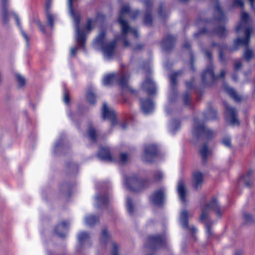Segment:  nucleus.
Masks as SVG:
<instances>
[{
	"instance_id": "3c124183",
	"label": "nucleus",
	"mask_w": 255,
	"mask_h": 255,
	"mask_svg": "<svg viewBox=\"0 0 255 255\" xmlns=\"http://www.w3.org/2000/svg\"><path fill=\"white\" fill-rule=\"evenodd\" d=\"M244 217L245 219L248 222L252 221L253 220L252 216L249 213H245L244 214Z\"/></svg>"
},
{
	"instance_id": "69168bd1",
	"label": "nucleus",
	"mask_w": 255,
	"mask_h": 255,
	"mask_svg": "<svg viewBox=\"0 0 255 255\" xmlns=\"http://www.w3.org/2000/svg\"><path fill=\"white\" fill-rule=\"evenodd\" d=\"M169 101H170V102H173V100H172V98H171V96H170H170H169Z\"/></svg>"
},
{
	"instance_id": "2eb2a0df",
	"label": "nucleus",
	"mask_w": 255,
	"mask_h": 255,
	"mask_svg": "<svg viewBox=\"0 0 255 255\" xmlns=\"http://www.w3.org/2000/svg\"><path fill=\"white\" fill-rule=\"evenodd\" d=\"M177 191L180 201L183 203H185L186 201V198L187 195V191L185 181L183 179H179L178 182Z\"/></svg>"
},
{
	"instance_id": "ddd939ff",
	"label": "nucleus",
	"mask_w": 255,
	"mask_h": 255,
	"mask_svg": "<svg viewBox=\"0 0 255 255\" xmlns=\"http://www.w3.org/2000/svg\"><path fill=\"white\" fill-rule=\"evenodd\" d=\"M102 118L104 119L110 120L112 124L114 125L116 122V115L115 111L110 109L106 103H104L102 107Z\"/></svg>"
},
{
	"instance_id": "9d476101",
	"label": "nucleus",
	"mask_w": 255,
	"mask_h": 255,
	"mask_svg": "<svg viewBox=\"0 0 255 255\" xmlns=\"http://www.w3.org/2000/svg\"><path fill=\"white\" fill-rule=\"evenodd\" d=\"M225 119L227 122L233 126H239L240 122L237 118V112L235 109L231 107L228 104H225Z\"/></svg>"
},
{
	"instance_id": "e2e57ef3",
	"label": "nucleus",
	"mask_w": 255,
	"mask_h": 255,
	"mask_svg": "<svg viewBox=\"0 0 255 255\" xmlns=\"http://www.w3.org/2000/svg\"><path fill=\"white\" fill-rule=\"evenodd\" d=\"M190 46V44L188 42H186L185 44L184 45V47L185 48H188Z\"/></svg>"
},
{
	"instance_id": "13d9d810",
	"label": "nucleus",
	"mask_w": 255,
	"mask_h": 255,
	"mask_svg": "<svg viewBox=\"0 0 255 255\" xmlns=\"http://www.w3.org/2000/svg\"><path fill=\"white\" fill-rule=\"evenodd\" d=\"M225 74V71L224 70H223V71H221V73H220V74L219 75V77L220 78H223V77H224Z\"/></svg>"
},
{
	"instance_id": "cd10ccee",
	"label": "nucleus",
	"mask_w": 255,
	"mask_h": 255,
	"mask_svg": "<svg viewBox=\"0 0 255 255\" xmlns=\"http://www.w3.org/2000/svg\"><path fill=\"white\" fill-rule=\"evenodd\" d=\"M84 221L87 226H92L98 221V218L93 215H88L85 217Z\"/></svg>"
},
{
	"instance_id": "dca6fc26",
	"label": "nucleus",
	"mask_w": 255,
	"mask_h": 255,
	"mask_svg": "<svg viewBox=\"0 0 255 255\" xmlns=\"http://www.w3.org/2000/svg\"><path fill=\"white\" fill-rule=\"evenodd\" d=\"M69 223L66 221H62L56 227L54 232L55 234L60 238L65 237L67 233Z\"/></svg>"
},
{
	"instance_id": "aec40b11",
	"label": "nucleus",
	"mask_w": 255,
	"mask_h": 255,
	"mask_svg": "<svg viewBox=\"0 0 255 255\" xmlns=\"http://www.w3.org/2000/svg\"><path fill=\"white\" fill-rule=\"evenodd\" d=\"M111 241V236L107 229L104 228L100 238V245L103 248L108 243Z\"/></svg>"
},
{
	"instance_id": "a878e982",
	"label": "nucleus",
	"mask_w": 255,
	"mask_h": 255,
	"mask_svg": "<svg viewBox=\"0 0 255 255\" xmlns=\"http://www.w3.org/2000/svg\"><path fill=\"white\" fill-rule=\"evenodd\" d=\"M14 18H15V21H16L17 26H18V27L19 28V29L21 30V34H22L23 38L25 40L26 46L27 48H29L30 46V44H29V37L27 36V35L26 34V33L21 29V26L19 19L18 16L15 14L14 15Z\"/></svg>"
},
{
	"instance_id": "f03ea898",
	"label": "nucleus",
	"mask_w": 255,
	"mask_h": 255,
	"mask_svg": "<svg viewBox=\"0 0 255 255\" xmlns=\"http://www.w3.org/2000/svg\"><path fill=\"white\" fill-rule=\"evenodd\" d=\"M211 210H213L219 218L221 217L224 211V209L220 207L216 199H213L209 203L204 205L201 207L200 220L205 224L206 234L208 239H210L214 236V233L212 230V226L214 223L208 216L209 211Z\"/></svg>"
},
{
	"instance_id": "72a5a7b5",
	"label": "nucleus",
	"mask_w": 255,
	"mask_h": 255,
	"mask_svg": "<svg viewBox=\"0 0 255 255\" xmlns=\"http://www.w3.org/2000/svg\"><path fill=\"white\" fill-rule=\"evenodd\" d=\"M128 77L127 75H123L120 79L119 84L123 88L128 87Z\"/></svg>"
},
{
	"instance_id": "f257e3e1",
	"label": "nucleus",
	"mask_w": 255,
	"mask_h": 255,
	"mask_svg": "<svg viewBox=\"0 0 255 255\" xmlns=\"http://www.w3.org/2000/svg\"><path fill=\"white\" fill-rule=\"evenodd\" d=\"M74 0H68V12L73 18L75 28V47H71L70 51V56H74L80 48L84 49V44L86 41V34L89 33L93 28L95 20L89 19L85 27L81 30L79 27L80 15L78 11H75L73 8L72 2Z\"/></svg>"
},
{
	"instance_id": "c03bdc74",
	"label": "nucleus",
	"mask_w": 255,
	"mask_h": 255,
	"mask_svg": "<svg viewBox=\"0 0 255 255\" xmlns=\"http://www.w3.org/2000/svg\"><path fill=\"white\" fill-rule=\"evenodd\" d=\"M128 155L126 153H122L120 156V161L124 163L128 160Z\"/></svg>"
},
{
	"instance_id": "052dcab7",
	"label": "nucleus",
	"mask_w": 255,
	"mask_h": 255,
	"mask_svg": "<svg viewBox=\"0 0 255 255\" xmlns=\"http://www.w3.org/2000/svg\"><path fill=\"white\" fill-rule=\"evenodd\" d=\"M121 128L122 129H126V128H127V124L126 123H124V124H122L121 125Z\"/></svg>"
},
{
	"instance_id": "2f4dec72",
	"label": "nucleus",
	"mask_w": 255,
	"mask_h": 255,
	"mask_svg": "<svg viewBox=\"0 0 255 255\" xmlns=\"http://www.w3.org/2000/svg\"><path fill=\"white\" fill-rule=\"evenodd\" d=\"M179 128L180 124L179 122L177 120L171 122L169 125V130L172 133H174Z\"/></svg>"
},
{
	"instance_id": "37998d69",
	"label": "nucleus",
	"mask_w": 255,
	"mask_h": 255,
	"mask_svg": "<svg viewBox=\"0 0 255 255\" xmlns=\"http://www.w3.org/2000/svg\"><path fill=\"white\" fill-rule=\"evenodd\" d=\"M253 170H249L247 173H246V174L244 176V182H245V184L247 185V186H250V183L249 182H248L247 181V180L248 179V178H250V177L253 174Z\"/></svg>"
},
{
	"instance_id": "9b49d317",
	"label": "nucleus",
	"mask_w": 255,
	"mask_h": 255,
	"mask_svg": "<svg viewBox=\"0 0 255 255\" xmlns=\"http://www.w3.org/2000/svg\"><path fill=\"white\" fill-rule=\"evenodd\" d=\"M194 133L198 135H203L206 138H210L213 137L215 133L211 129L205 127L203 125H199V124L195 121L194 125Z\"/></svg>"
},
{
	"instance_id": "39448f33",
	"label": "nucleus",
	"mask_w": 255,
	"mask_h": 255,
	"mask_svg": "<svg viewBox=\"0 0 255 255\" xmlns=\"http://www.w3.org/2000/svg\"><path fill=\"white\" fill-rule=\"evenodd\" d=\"M94 45L97 48L102 49L104 58L106 60L112 59L115 54L116 41L107 43L105 32L104 31L99 32L94 41Z\"/></svg>"
},
{
	"instance_id": "ea45409f",
	"label": "nucleus",
	"mask_w": 255,
	"mask_h": 255,
	"mask_svg": "<svg viewBox=\"0 0 255 255\" xmlns=\"http://www.w3.org/2000/svg\"><path fill=\"white\" fill-rule=\"evenodd\" d=\"M15 77L19 86L23 87L26 82L25 78L19 74H16Z\"/></svg>"
},
{
	"instance_id": "473e14b6",
	"label": "nucleus",
	"mask_w": 255,
	"mask_h": 255,
	"mask_svg": "<svg viewBox=\"0 0 255 255\" xmlns=\"http://www.w3.org/2000/svg\"><path fill=\"white\" fill-rule=\"evenodd\" d=\"M178 74V73L177 72H174L170 76L172 94H173L174 96H176V95L174 93V86L176 84V79Z\"/></svg>"
},
{
	"instance_id": "4d7b16f0",
	"label": "nucleus",
	"mask_w": 255,
	"mask_h": 255,
	"mask_svg": "<svg viewBox=\"0 0 255 255\" xmlns=\"http://www.w3.org/2000/svg\"><path fill=\"white\" fill-rule=\"evenodd\" d=\"M205 55L209 59H211V54L210 52L209 51H206L205 52Z\"/></svg>"
},
{
	"instance_id": "338daca9",
	"label": "nucleus",
	"mask_w": 255,
	"mask_h": 255,
	"mask_svg": "<svg viewBox=\"0 0 255 255\" xmlns=\"http://www.w3.org/2000/svg\"><path fill=\"white\" fill-rule=\"evenodd\" d=\"M219 55H220V58L221 59H222V56H223V54L221 52H220V54H219Z\"/></svg>"
},
{
	"instance_id": "7ed1b4c3",
	"label": "nucleus",
	"mask_w": 255,
	"mask_h": 255,
	"mask_svg": "<svg viewBox=\"0 0 255 255\" xmlns=\"http://www.w3.org/2000/svg\"><path fill=\"white\" fill-rule=\"evenodd\" d=\"M126 14L131 15L129 7L128 4L124 5L122 7L118 19L122 29L121 38L124 40L125 46L127 47L129 45V43L126 39V36L129 34H131L135 37H136L137 36V31L136 29L128 25V22L125 20Z\"/></svg>"
},
{
	"instance_id": "a19ab883",
	"label": "nucleus",
	"mask_w": 255,
	"mask_h": 255,
	"mask_svg": "<svg viewBox=\"0 0 255 255\" xmlns=\"http://www.w3.org/2000/svg\"><path fill=\"white\" fill-rule=\"evenodd\" d=\"M253 56V52L249 49H246L244 54V58L247 61L251 59Z\"/></svg>"
},
{
	"instance_id": "79ce46f5",
	"label": "nucleus",
	"mask_w": 255,
	"mask_h": 255,
	"mask_svg": "<svg viewBox=\"0 0 255 255\" xmlns=\"http://www.w3.org/2000/svg\"><path fill=\"white\" fill-rule=\"evenodd\" d=\"M215 9H216V14H217L218 16V18L220 20L223 19L224 16V13H223L221 8H220V6L218 4L216 5V7H215Z\"/></svg>"
},
{
	"instance_id": "0eeeda50",
	"label": "nucleus",
	"mask_w": 255,
	"mask_h": 255,
	"mask_svg": "<svg viewBox=\"0 0 255 255\" xmlns=\"http://www.w3.org/2000/svg\"><path fill=\"white\" fill-rule=\"evenodd\" d=\"M126 187L133 191L138 192L144 188L148 184L146 180L139 179L136 175L128 176L125 179Z\"/></svg>"
},
{
	"instance_id": "8fccbe9b",
	"label": "nucleus",
	"mask_w": 255,
	"mask_h": 255,
	"mask_svg": "<svg viewBox=\"0 0 255 255\" xmlns=\"http://www.w3.org/2000/svg\"><path fill=\"white\" fill-rule=\"evenodd\" d=\"M155 179L156 180H159L162 179L164 177V175L161 171H157L155 174Z\"/></svg>"
},
{
	"instance_id": "603ef678",
	"label": "nucleus",
	"mask_w": 255,
	"mask_h": 255,
	"mask_svg": "<svg viewBox=\"0 0 255 255\" xmlns=\"http://www.w3.org/2000/svg\"><path fill=\"white\" fill-rule=\"evenodd\" d=\"M189 101V96L188 94H186L184 96V102L186 105H188V101Z\"/></svg>"
},
{
	"instance_id": "e433bc0d",
	"label": "nucleus",
	"mask_w": 255,
	"mask_h": 255,
	"mask_svg": "<svg viewBox=\"0 0 255 255\" xmlns=\"http://www.w3.org/2000/svg\"><path fill=\"white\" fill-rule=\"evenodd\" d=\"M223 144L228 148H231L232 146L231 137L229 135H226L224 136L222 140Z\"/></svg>"
},
{
	"instance_id": "6e6d98bb",
	"label": "nucleus",
	"mask_w": 255,
	"mask_h": 255,
	"mask_svg": "<svg viewBox=\"0 0 255 255\" xmlns=\"http://www.w3.org/2000/svg\"><path fill=\"white\" fill-rule=\"evenodd\" d=\"M62 141L60 140V141H57L55 144L54 146V150H56L61 144Z\"/></svg>"
},
{
	"instance_id": "1a4fd4ad",
	"label": "nucleus",
	"mask_w": 255,
	"mask_h": 255,
	"mask_svg": "<svg viewBox=\"0 0 255 255\" xmlns=\"http://www.w3.org/2000/svg\"><path fill=\"white\" fill-rule=\"evenodd\" d=\"M190 216L189 213L186 210H183L180 214L179 219V224L183 229L185 230L189 229L193 234L192 238L195 240H196V238L194 235V234L197 232L196 227L194 226H191L190 227L188 226V218Z\"/></svg>"
},
{
	"instance_id": "de8ad7c7",
	"label": "nucleus",
	"mask_w": 255,
	"mask_h": 255,
	"mask_svg": "<svg viewBox=\"0 0 255 255\" xmlns=\"http://www.w3.org/2000/svg\"><path fill=\"white\" fill-rule=\"evenodd\" d=\"M152 21V18L150 14H146L144 18V22L145 24L147 25H149L151 24Z\"/></svg>"
},
{
	"instance_id": "6ab92c4d",
	"label": "nucleus",
	"mask_w": 255,
	"mask_h": 255,
	"mask_svg": "<svg viewBox=\"0 0 255 255\" xmlns=\"http://www.w3.org/2000/svg\"><path fill=\"white\" fill-rule=\"evenodd\" d=\"M140 105L142 110L146 114L150 113L154 108L153 102L150 99L141 100Z\"/></svg>"
},
{
	"instance_id": "f704fd0d",
	"label": "nucleus",
	"mask_w": 255,
	"mask_h": 255,
	"mask_svg": "<svg viewBox=\"0 0 255 255\" xmlns=\"http://www.w3.org/2000/svg\"><path fill=\"white\" fill-rule=\"evenodd\" d=\"M200 152L203 159L205 160H206L207 156L210 153V151L209 150L207 146L206 145H204L201 148Z\"/></svg>"
},
{
	"instance_id": "58836bf2",
	"label": "nucleus",
	"mask_w": 255,
	"mask_h": 255,
	"mask_svg": "<svg viewBox=\"0 0 255 255\" xmlns=\"http://www.w3.org/2000/svg\"><path fill=\"white\" fill-rule=\"evenodd\" d=\"M88 135L89 137H90L92 141H95L96 140L97 134L96 131L94 128H89Z\"/></svg>"
},
{
	"instance_id": "a18cd8bd",
	"label": "nucleus",
	"mask_w": 255,
	"mask_h": 255,
	"mask_svg": "<svg viewBox=\"0 0 255 255\" xmlns=\"http://www.w3.org/2000/svg\"><path fill=\"white\" fill-rule=\"evenodd\" d=\"M207 114L208 115V119H214L216 118V111L214 110H210Z\"/></svg>"
},
{
	"instance_id": "5fc2aeb1",
	"label": "nucleus",
	"mask_w": 255,
	"mask_h": 255,
	"mask_svg": "<svg viewBox=\"0 0 255 255\" xmlns=\"http://www.w3.org/2000/svg\"><path fill=\"white\" fill-rule=\"evenodd\" d=\"M63 100H64V102L66 104H68L69 103V96H68V94L66 92L64 93V96Z\"/></svg>"
},
{
	"instance_id": "c9c22d12",
	"label": "nucleus",
	"mask_w": 255,
	"mask_h": 255,
	"mask_svg": "<svg viewBox=\"0 0 255 255\" xmlns=\"http://www.w3.org/2000/svg\"><path fill=\"white\" fill-rule=\"evenodd\" d=\"M86 98L87 101L90 104H94L96 102V98L95 94L91 91H89L87 93Z\"/></svg>"
},
{
	"instance_id": "774afa93",
	"label": "nucleus",
	"mask_w": 255,
	"mask_h": 255,
	"mask_svg": "<svg viewBox=\"0 0 255 255\" xmlns=\"http://www.w3.org/2000/svg\"><path fill=\"white\" fill-rule=\"evenodd\" d=\"M233 79L234 80L236 81L237 80V78L235 76H233Z\"/></svg>"
},
{
	"instance_id": "423d86ee",
	"label": "nucleus",
	"mask_w": 255,
	"mask_h": 255,
	"mask_svg": "<svg viewBox=\"0 0 255 255\" xmlns=\"http://www.w3.org/2000/svg\"><path fill=\"white\" fill-rule=\"evenodd\" d=\"M168 243L167 236L165 234L150 236L148 238L145 248L153 252L164 247Z\"/></svg>"
},
{
	"instance_id": "864d4df0",
	"label": "nucleus",
	"mask_w": 255,
	"mask_h": 255,
	"mask_svg": "<svg viewBox=\"0 0 255 255\" xmlns=\"http://www.w3.org/2000/svg\"><path fill=\"white\" fill-rule=\"evenodd\" d=\"M242 66L241 62L240 61H237L235 64V68L236 70L239 69Z\"/></svg>"
},
{
	"instance_id": "393cba45",
	"label": "nucleus",
	"mask_w": 255,
	"mask_h": 255,
	"mask_svg": "<svg viewBox=\"0 0 255 255\" xmlns=\"http://www.w3.org/2000/svg\"><path fill=\"white\" fill-rule=\"evenodd\" d=\"M117 78V75L115 73L106 75L104 77L103 83L105 86H109L111 85L114 81L116 80Z\"/></svg>"
},
{
	"instance_id": "a211bd4d",
	"label": "nucleus",
	"mask_w": 255,
	"mask_h": 255,
	"mask_svg": "<svg viewBox=\"0 0 255 255\" xmlns=\"http://www.w3.org/2000/svg\"><path fill=\"white\" fill-rule=\"evenodd\" d=\"M52 5V0H47L45 4V12L48 24L52 28L53 27V21L56 18V15L52 13L50 10Z\"/></svg>"
},
{
	"instance_id": "4468645a",
	"label": "nucleus",
	"mask_w": 255,
	"mask_h": 255,
	"mask_svg": "<svg viewBox=\"0 0 255 255\" xmlns=\"http://www.w3.org/2000/svg\"><path fill=\"white\" fill-rule=\"evenodd\" d=\"M165 197L164 189H161L156 191L150 197V202L155 206L163 203Z\"/></svg>"
},
{
	"instance_id": "f3484780",
	"label": "nucleus",
	"mask_w": 255,
	"mask_h": 255,
	"mask_svg": "<svg viewBox=\"0 0 255 255\" xmlns=\"http://www.w3.org/2000/svg\"><path fill=\"white\" fill-rule=\"evenodd\" d=\"M142 87L149 95L154 94L156 91L155 84L150 77L145 79L142 84Z\"/></svg>"
},
{
	"instance_id": "bf43d9fd",
	"label": "nucleus",
	"mask_w": 255,
	"mask_h": 255,
	"mask_svg": "<svg viewBox=\"0 0 255 255\" xmlns=\"http://www.w3.org/2000/svg\"><path fill=\"white\" fill-rule=\"evenodd\" d=\"M186 86L187 88H190L192 87V82H186Z\"/></svg>"
},
{
	"instance_id": "f8f14e48",
	"label": "nucleus",
	"mask_w": 255,
	"mask_h": 255,
	"mask_svg": "<svg viewBox=\"0 0 255 255\" xmlns=\"http://www.w3.org/2000/svg\"><path fill=\"white\" fill-rule=\"evenodd\" d=\"M157 152V148L154 145H150L145 147L142 159L146 162H151L155 156Z\"/></svg>"
},
{
	"instance_id": "09e8293b",
	"label": "nucleus",
	"mask_w": 255,
	"mask_h": 255,
	"mask_svg": "<svg viewBox=\"0 0 255 255\" xmlns=\"http://www.w3.org/2000/svg\"><path fill=\"white\" fill-rule=\"evenodd\" d=\"M233 4L235 6H239L240 7L244 6V2L242 0H234Z\"/></svg>"
},
{
	"instance_id": "7c9ffc66",
	"label": "nucleus",
	"mask_w": 255,
	"mask_h": 255,
	"mask_svg": "<svg viewBox=\"0 0 255 255\" xmlns=\"http://www.w3.org/2000/svg\"><path fill=\"white\" fill-rule=\"evenodd\" d=\"M126 207L128 213L132 214L134 211V206L130 198L128 197L126 201Z\"/></svg>"
},
{
	"instance_id": "c756f323",
	"label": "nucleus",
	"mask_w": 255,
	"mask_h": 255,
	"mask_svg": "<svg viewBox=\"0 0 255 255\" xmlns=\"http://www.w3.org/2000/svg\"><path fill=\"white\" fill-rule=\"evenodd\" d=\"M95 200L97 207H99L107 204L109 201V199L106 196H96L95 197Z\"/></svg>"
},
{
	"instance_id": "4be33fe9",
	"label": "nucleus",
	"mask_w": 255,
	"mask_h": 255,
	"mask_svg": "<svg viewBox=\"0 0 255 255\" xmlns=\"http://www.w3.org/2000/svg\"><path fill=\"white\" fill-rule=\"evenodd\" d=\"M203 81L205 82H209L210 81L214 80L215 76L213 73V67L212 65L209 66L202 75Z\"/></svg>"
},
{
	"instance_id": "0e129e2a",
	"label": "nucleus",
	"mask_w": 255,
	"mask_h": 255,
	"mask_svg": "<svg viewBox=\"0 0 255 255\" xmlns=\"http://www.w3.org/2000/svg\"><path fill=\"white\" fill-rule=\"evenodd\" d=\"M145 4L147 6L149 4V0H145L144 1Z\"/></svg>"
},
{
	"instance_id": "c85d7f7f",
	"label": "nucleus",
	"mask_w": 255,
	"mask_h": 255,
	"mask_svg": "<svg viewBox=\"0 0 255 255\" xmlns=\"http://www.w3.org/2000/svg\"><path fill=\"white\" fill-rule=\"evenodd\" d=\"M1 14L3 17V20L6 22L7 20V6L8 3L7 0H1Z\"/></svg>"
},
{
	"instance_id": "4c0bfd02",
	"label": "nucleus",
	"mask_w": 255,
	"mask_h": 255,
	"mask_svg": "<svg viewBox=\"0 0 255 255\" xmlns=\"http://www.w3.org/2000/svg\"><path fill=\"white\" fill-rule=\"evenodd\" d=\"M112 255H118L120 250L119 246L115 242L111 241Z\"/></svg>"
},
{
	"instance_id": "5701e85b",
	"label": "nucleus",
	"mask_w": 255,
	"mask_h": 255,
	"mask_svg": "<svg viewBox=\"0 0 255 255\" xmlns=\"http://www.w3.org/2000/svg\"><path fill=\"white\" fill-rule=\"evenodd\" d=\"M224 89L226 93L235 101L240 102L241 97L231 87L227 85L224 86Z\"/></svg>"
},
{
	"instance_id": "412c9836",
	"label": "nucleus",
	"mask_w": 255,
	"mask_h": 255,
	"mask_svg": "<svg viewBox=\"0 0 255 255\" xmlns=\"http://www.w3.org/2000/svg\"><path fill=\"white\" fill-rule=\"evenodd\" d=\"M203 182V175L202 173L197 171L193 174L192 185L193 186L198 189L200 187Z\"/></svg>"
},
{
	"instance_id": "b1692460",
	"label": "nucleus",
	"mask_w": 255,
	"mask_h": 255,
	"mask_svg": "<svg viewBox=\"0 0 255 255\" xmlns=\"http://www.w3.org/2000/svg\"><path fill=\"white\" fill-rule=\"evenodd\" d=\"M98 156L101 159L105 160L110 161H112L113 160L109 148L107 147H101L98 153Z\"/></svg>"
},
{
	"instance_id": "49530a36",
	"label": "nucleus",
	"mask_w": 255,
	"mask_h": 255,
	"mask_svg": "<svg viewBox=\"0 0 255 255\" xmlns=\"http://www.w3.org/2000/svg\"><path fill=\"white\" fill-rule=\"evenodd\" d=\"M217 34L221 37L224 36L226 33V31L224 27L222 26L219 28L217 31Z\"/></svg>"
},
{
	"instance_id": "6e6552de",
	"label": "nucleus",
	"mask_w": 255,
	"mask_h": 255,
	"mask_svg": "<svg viewBox=\"0 0 255 255\" xmlns=\"http://www.w3.org/2000/svg\"><path fill=\"white\" fill-rule=\"evenodd\" d=\"M78 244L75 246L76 253L80 254L90 244V235L89 233L81 231L78 233L77 236Z\"/></svg>"
},
{
	"instance_id": "680f3d73",
	"label": "nucleus",
	"mask_w": 255,
	"mask_h": 255,
	"mask_svg": "<svg viewBox=\"0 0 255 255\" xmlns=\"http://www.w3.org/2000/svg\"><path fill=\"white\" fill-rule=\"evenodd\" d=\"M244 253L243 252V251L242 250H240L238 251V253H236V255H241V254H244Z\"/></svg>"
},
{
	"instance_id": "bb28decb",
	"label": "nucleus",
	"mask_w": 255,
	"mask_h": 255,
	"mask_svg": "<svg viewBox=\"0 0 255 255\" xmlns=\"http://www.w3.org/2000/svg\"><path fill=\"white\" fill-rule=\"evenodd\" d=\"M173 41V36L172 35H168L162 42L161 45L163 49L164 50H167L170 48L172 46Z\"/></svg>"
},
{
	"instance_id": "20e7f679",
	"label": "nucleus",
	"mask_w": 255,
	"mask_h": 255,
	"mask_svg": "<svg viewBox=\"0 0 255 255\" xmlns=\"http://www.w3.org/2000/svg\"><path fill=\"white\" fill-rule=\"evenodd\" d=\"M250 17L248 13L243 12L241 14V22L236 28V31L240 32L243 31L245 33V37L237 38L235 41L236 46L243 45L247 46L250 42V36L252 33V29L250 27Z\"/></svg>"
}]
</instances>
